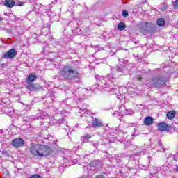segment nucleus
Wrapping results in <instances>:
<instances>
[{
	"mask_svg": "<svg viewBox=\"0 0 178 178\" xmlns=\"http://www.w3.org/2000/svg\"><path fill=\"white\" fill-rule=\"evenodd\" d=\"M175 158H177V159H178V153L176 154V155L175 156Z\"/></svg>",
	"mask_w": 178,
	"mask_h": 178,
	"instance_id": "c9c22d12",
	"label": "nucleus"
},
{
	"mask_svg": "<svg viewBox=\"0 0 178 178\" xmlns=\"http://www.w3.org/2000/svg\"><path fill=\"white\" fill-rule=\"evenodd\" d=\"M156 24L157 26H159V27H163V26H165V19L163 18H159Z\"/></svg>",
	"mask_w": 178,
	"mask_h": 178,
	"instance_id": "f3484780",
	"label": "nucleus"
},
{
	"mask_svg": "<svg viewBox=\"0 0 178 178\" xmlns=\"http://www.w3.org/2000/svg\"><path fill=\"white\" fill-rule=\"evenodd\" d=\"M56 122L58 123V124H66V122L65 121V118H62L58 120H56Z\"/></svg>",
	"mask_w": 178,
	"mask_h": 178,
	"instance_id": "412c9836",
	"label": "nucleus"
},
{
	"mask_svg": "<svg viewBox=\"0 0 178 178\" xmlns=\"http://www.w3.org/2000/svg\"><path fill=\"white\" fill-rule=\"evenodd\" d=\"M136 126H137V124L134 123L130 125L131 127H136Z\"/></svg>",
	"mask_w": 178,
	"mask_h": 178,
	"instance_id": "2f4dec72",
	"label": "nucleus"
},
{
	"mask_svg": "<svg viewBox=\"0 0 178 178\" xmlns=\"http://www.w3.org/2000/svg\"><path fill=\"white\" fill-rule=\"evenodd\" d=\"M17 54V51H16V49H11L5 53L1 58L2 59H13Z\"/></svg>",
	"mask_w": 178,
	"mask_h": 178,
	"instance_id": "39448f33",
	"label": "nucleus"
},
{
	"mask_svg": "<svg viewBox=\"0 0 178 178\" xmlns=\"http://www.w3.org/2000/svg\"><path fill=\"white\" fill-rule=\"evenodd\" d=\"M65 129V130H67V128H64Z\"/></svg>",
	"mask_w": 178,
	"mask_h": 178,
	"instance_id": "ea45409f",
	"label": "nucleus"
},
{
	"mask_svg": "<svg viewBox=\"0 0 178 178\" xmlns=\"http://www.w3.org/2000/svg\"><path fill=\"white\" fill-rule=\"evenodd\" d=\"M158 151H159L160 152H165V149L163 148V146L159 147Z\"/></svg>",
	"mask_w": 178,
	"mask_h": 178,
	"instance_id": "bb28decb",
	"label": "nucleus"
},
{
	"mask_svg": "<svg viewBox=\"0 0 178 178\" xmlns=\"http://www.w3.org/2000/svg\"><path fill=\"white\" fill-rule=\"evenodd\" d=\"M30 178H41V176L38 175L37 174H35V175H31Z\"/></svg>",
	"mask_w": 178,
	"mask_h": 178,
	"instance_id": "393cba45",
	"label": "nucleus"
},
{
	"mask_svg": "<svg viewBox=\"0 0 178 178\" xmlns=\"http://www.w3.org/2000/svg\"><path fill=\"white\" fill-rule=\"evenodd\" d=\"M35 0H28L29 2H34Z\"/></svg>",
	"mask_w": 178,
	"mask_h": 178,
	"instance_id": "e433bc0d",
	"label": "nucleus"
},
{
	"mask_svg": "<svg viewBox=\"0 0 178 178\" xmlns=\"http://www.w3.org/2000/svg\"><path fill=\"white\" fill-rule=\"evenodd\" d=\"M147 87H162L165 84V79L162 76L150 79L146 81Z\"/></svg>",
	"mask_w": 178,
	"mask_h": 178,
	"instance_id": "20e7f679",
	"label": "nucleus"
},
{
	"mask_svg": "<svg viewBox=\"0 0 178 178\" xmlns=\"http://www.w3.org/2000/svg\"><path fill=\"white\" fill-rule=\"evenodd\" d=\"M158 147H162V142H159L158 145L156 146V148H158Z\"/></svg>",
	"mask_w": 178,
	"mask_h": 178,
	"instance_id": "c85d7f7f",
	"label": "nucleus"
},
{
	"mask_svg": "<svg viewBox=\"0 0 178 178\" xmlns=\"http://www.w3.org/2000/svg\"><path fill=\"white\" fill-rule=\"evenodd\" d=\"M59 74L62 79H64V80H73L75 77H79V76H80V74H79L77 71L69 66L63 67L60 70Z\"/></svg>",
	"mask_w": 178,
	"mask_h": 178,
	"instance_id": "7ed1b4c3",
	"label": "nucleus"
},
{
	"mask_svg": "<svg viewBox=\"0 0 178 178\" xmlns=\"http://www.w3.org/2000/svg\"><path fill=\"white\" fill-rule=\"evenodd\" d=\"M137 79H138V81H141V80H142V78L140 76H137Z\"/></svg>",
	"mask_w": 178,
	"mask_h": 178,
	"instance_id": "72a5a7b5",
	"label": "nucleus"
},
{
	"mask_svg": "<svg viewBox=\"0 0 178 178\" xmlns=\"http://www.w3.org/2000/svg\"><path fill=\"white\" fill-rule=\"evenodd\" d=\"M61 115L66 116V113H67V111L66 110H63L60 111Z\"/></svg>",
	"mask_w": 178,
	"mask_h": 178,
	"instance_id": "cd10ccee",
	"label": "nucleus"
},
{
	"mask_svg": "<svg viewBox=\"0 0 178 178\" xmlns=\"http://www.w3.org/2000/svg\"><path fill=\"white\" fill-rule=\"evenodd\" d=\"M121 62H124V60H122V61Z\"/></svg>",
	"mask_w": 178,
	"mask_h": 178,
	"instance_id": "a19ab883",
	"label": "nucleus"
},
{
	"mask_svg": "<svg viewBox=\"0 0 178 178\" xmlns=\"http://www.w3.org/2000/svg\"><path fill=\"white\" fill-rule=\"evenodd\" d=\"M37 79V76L34 74H30L27 78V81L29 83H33Z\"/></svg>",
	"mask_w": 178,
	"mask_h": 178,
	"instance_id": "2eb2a0df",
	"label": "nucleus"
},
{
	"mask_svg": "<svg viewBox=\"0 0 178 178\" xmlns=\"http://www.w3.org/2000/svg\"><path fill=\"white\" fill-rule=\"evenodd\" d=\"M92 145L95 148H97V147H99V142L92 143Z\"/></svg>",
	"mask_w": 178,
	"mask_h": 178,
	"instance_id": "a878e982",
	"label": "nucleus"
},
{
	"mask_svg": "<svg viewBox=\"0 0 178 178\" xmlns=\"http://www.w3.org/2000/svg\"><path fill=\"white\" fill-rule=\"evenodd\" d=\"M0 22H2V18H1V17H0Z\"/></svg>",
	"mask_w": 178,
	"mask_h": 178,
	"instance_id": "4c0bfd02",
	"label": "nucleus"
},
{
	"mask_svg": "<svg viewBox=\"0 0 178 178\" xmlns=\"http://www.w3.org/2000/svg\"><path fill=\"white\" fill-rule=\"evenodd\" d=\"M92 127H102L104 124H102V121L98 118H94L92 122Z\"/></svg>",
	"mask_w": 178,
	"mask_h": 178,
	"instance_id": "9d476101",
	"label": "nucleus"
},
{
	"mask_svg": "<svg viewBox=\"0 0 178 178\" xmlns=\"http://www.w3.org/2000/svg\"><path fill=\"white\" fill-rule=\"evenodd\" d=\"M158 128L159 131H168L169 130V125L165 122H161L158 124Z\"/></svg>",
	"mask_w": 178,
	"mask_h": 178,
	"instance_id": "6e6552de",
	"label": "nucleus"
},
{
	"mask_svg": "<svg viewBox=\"0 0 178 178\" xmlns=\"http://www.w3.org/2000/svg\"><path fill=\"white\" fill-rule=\"evenodd\" d=\"M138 27L140 33H147L148 31V22H142L138 25Z\"/></svg>",
	"mask_w": 178,
	"mask_h": 178,
	"instance_id": "0eeeda50",
	"label": "nucleus"
},
{
	"mask_svg": "<svg viewBox=\"0 0 178 178\" xmlns=\"http://www.w3.org/2000/svg\"><path fill=\"white\" fill-rule=\"evenodd\" d=\"M3 5L6 8H13V6H16V2L13 0H5L3 1Z\"/></svg>",
	"mask_w": 178,
	"mask_h": 178,
	"instance_id": "9b49d317",
	"label": "nucleus"
},
{
	"mask_svg": "<svg viewBox=\"0 0 178 178\" xmlns=\"http://www.w3.org/2000/svg\"><path fill=\"white\" fill-rule=\"evenodd\" d=\"M64 161H65V162H66V161H70V159H69V158H64Z\"/></svg>",
	"mask_w": 178,
	"mask_h": 178,
	"instance_id": "473e14b6",
	"label": "nucleus"
},
{
	"mask_svg": "<svg viewBox=\"0 0 178 178\" xmlns=\"http://www.w3.org/2000/svg\"><path fill=\"white\" fill-rule=\"evenodd\" d=\"M29 150L31 155L39 157L48 156L51 152L48 146L40 144L33 145Z\"/></svg>",
	"mask_w": 178,
	"mask_h": 178,
	"instance_id": "f03ea898",
	"label": "nucleus"
},
{
	"mask_svg": "<svg viewBox=\"0 0 178 178\" xmlns=\"http://www.w3.org/2000/svg\"><path fill=\"white\" fill-rule=\"evenodd\" d=\"M122 16H124V17H127V16H129V12H127V10H123Z\"/></svg>",
	"mask_w": 178,
	"mask_h": 178,
	"instance_id": "5701e85b",
	"label": "nucleus"
},
{
	"mask_svg": "<svg viewBox=\"0 0 178 178\" xmlns=\"http://www.w3.org/2000/svg\"><path fill=\"white\" fill-rule=\"evenodd\" d=\"M48 118V115H47V112L44 111H41L39 113L37 114L35 120H38L39 119H47Z\"/></svg>",
	"mask_w": 178,
	"mask_h": 178,
	"instance_id": "1a4fd4ad",
	"label": "nucleus"
},
{
	"mask_svg": "<svg viewBox=\"0 0 178 178\" xmlns=\"http://www.w3.org/2000/svg\"><path fill=\"white\" fill-rule=\"evenodd\" d=\"M118 29L120 31H123L126 29V24L123 22H120L118 25Z\"/></svg>",
	"mask_w": 178,
	"mask_h": 178,
	"instance_id": "a211bd4d",
	"label": "nucleus"
},
{
	"mask_svg": "<svg viewBox=\"0 0 178 178\" xmlns=\"http://www.w3.org/2000/svg\"><path fill=\"white\" fill-rule=\"evenodd\" d=\"M176 116V112L175 111H171L167 113V118L168 119H174L175 117Z\"/></svg>",
	"mask_w": 178,
	"mask_h": 178,
	"instance_id": "4468645a",
	"label": "nucleus"
},
{
	"mask_svg": "<svg viewBox=\"0 0 178 178\" xmlns=\"http://www.w3.org/2000/svg\"><path fill=\"white\" fill-rule=\"evenodd\" d=\"M11 145L15 147V148H20L24 145V140L23 139L17 138L12 140Z\"/></svg>",
	"mask_w": 178,
	"mask_h": 178,
	"instance_id": "423d86ee",
	"label": "nucleus"
},
{
	"mask_svg": "<svg viewBox=\"0 0 178 178\" xmlns=\"http://www.w3.org/2000/svg\"><path fill=\"white\" fill-rule=\"evenodd\" d=\"M175 170H177V172H178V165H175Z\"/></svg>",
	"mask_w": 178,
	"mask_h": 178,
	"instance_id": "f704fd0d",
	"label": "nucleus"
},
{
	"mask_svg": "<svg viewBox=\"0 0 178 178\" xmlns=\"http://www.w3.org/2000/svg\"><path fill=\"white\" fill-rule=\"evenodd\" d=\"M79 113H81V115H88L90 113V111H88V110L86 108H80Z\"/></svg>",
	"mask_w": 178,
	"mask_h": 178,
	"instance_id": "aec40b11",
	"label": "nucleus"
},
{
	"mask_svg": "<svg viewBox=\"0 0 178 178\" xmlns=\"http://www.w3.org/2000/svg\"><path fill=\"white\" fill-rule=\"evenodd\" d=\"M90 166L92 167L91 169L93 168V170H95V169H98V168H99V162L95 161L90 164Z\"/></svg>",
	"mask_w": 178,
	"mask_h": 178,
	"instance_id": "dca6fc26",
	"label": "nucleus"
},
{
	"mask_svg": "<svg viewBox=\"0 0 178 178\" xmlns=\"http://www.w3.org/2000/svg\"><path fill=\"white\" fill-rule=\"evenodd\" d=\"M83 138L84 140H90V138H91V136L90 134H86L83 137Z\"/></svg>",
	"mask_w": 178,
	"mask_h": 178,
	"instance_id": "b1692460",
	"label": "nucleus"
},
{
	"mask_svg": "<svg viewBox=\"0 0 178 178\" xmlns=\"http://www.w3.org/2000/svg\"><path fill=\"white\" fill-rule=\"evenodd\" d=\"M129 111H127V110H124V115H129Z\"/></svg>",
	"mask_w": 178,
	"mask_h": 178,
	"instance_id": "7c9ffc66",
	"label": "nucleus"
},
{
	"mask_svg": "<svg viewBox=\"0 0 178 178\" xmlns=\"http://www.w3.org/2000/svg\"><path fill=\"white\" fill-rule=\"evenodd\" d=\"M118 112H116L115 113H114V115H117Z\"/></svg>",
	"mask_w": 178,
	"mask_h": 178,
	"instance_id": "58836bf2",
	"label": "nucleus"
},
{
	"mask_svg": "<svg viewBox=\"0 0 178 178\" xmlns=\"http://www.w3.org/2000/svg\"><path fill=\"white\" fill-rule=\"evenodd\" d=\"M26 88L30 91H35L37 88L33 85V83H29L26 86Z\"/></svg>",
	"mask_w": 178,
	"mask_h": 178,
	"instance_id": "6ab92c4d",
	"label": "nucleus"
},
{
	"mask_svg": "<svg viewBox=\"0 0 178 178\" xmlns=\"http://www.w3.org/2000/svg\"><path fill=\"white\" fill-rule=\"evenodd\" d=\"M96 80L99 87H102V88L106 91H109L112 90V88H111V84H112V83L116 80V75L113 74H108L106 75V76L97 75L96 76Z\"/></svg>",
	"mask_w": 178,
	"mask_h": 178,
	"instance_id": "f257e3e1",
	"label": "nucleus"
},
{
	"mask_svg": "<svg viewBox=\"0 0 178 178\" xmlns=\"http://www.w3.org/2000/svg\"><path fill=\"white\" fill-rule=\"evenodd\" d=\"M172 6L174 7V9H178V0H175L172 2Z\"/></svg>",
	"mask_w": 178,
	"mask_h": 178,
	"instance_id": "4be33fe9",
	"label": "nucleus"
},
{
	"mask_svg": "<svg viewBox=\"0 0 178 178\" xmlns=\"http://www.w3.org/2000/svg\"><path fill=\"white\" fill-rule=\"evenodd\" d=\"M76 162H77V161H72L71 163L68 161V163H70L69 165H74L76 163Z\"/></svg>",
	"mask_w": 178,
	"mask_h": 178,
	"instance_id": "c756f323",
	"label": "nucleus"
},
{
	"mask_svg": "<svg viewBox=\"0 0 178 178\" xmlns=\"http://www.w3.org/2000/svg\"><path fill=\"white\" fill-rule=\"evenodd\" d=\"M114 72H117L118 73H124L126 71V67L124 65H120L119 67H115L113 68Z\"/></svg>",
	"mask_w": 178,
	"mask_h": 178,
	"instance_id": "f8f14e48",
	"label": "nucleus"
},
{
	"mask_svg": "<svg viewBox=\"0 0 178 178\" xmlns=\"http://www.w3.org/2000/svg\"><path fill=\"white\" fill-rule=\"evenodd\" d=\"M144 123L146 126H149V124H152L154 123V119L150 116L146 117L144 120Z\"/></svg>",
	"mask_w": 178,
	"mask_h": 178,
	"instance_id": "ddd939ff",
	"label": "nucleus"
}]
</instances>
